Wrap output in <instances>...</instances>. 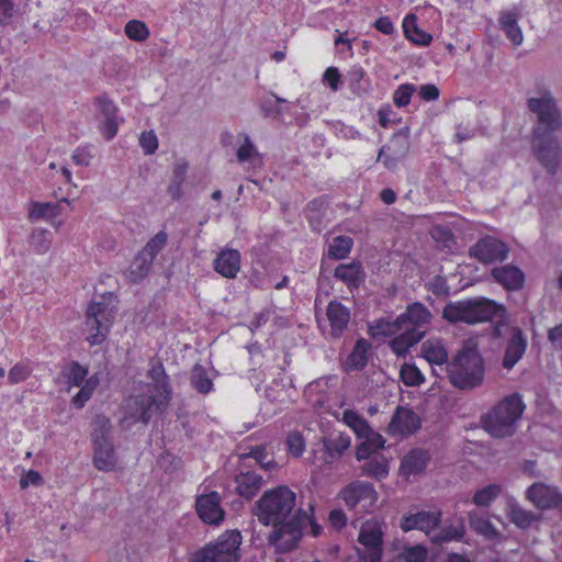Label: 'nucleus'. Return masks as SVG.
<instances>
[{
    "instance_id": "49530a36",
    "label": "nucleus",
    "mask_w": 562,
    "mask_h": 562,
    "mask_svg": "<svg viewBox=\"0 0 562 562\" xmlns=\"http://www.w3.org/2000/svg\"><path fill=\"white\" fill-rule=\"evenodd\" d=\"M191 384L198 392L203 394L209 393L213 386L211 379L207 376L204 368L200 364H195L192 369Z\"/></svg>"
},
{
    "instance_id": "58836bf2",
    "label": "nucleus",
    "mask_w": 562,
    "mask_h": 562,
    "mask_svg": "<svg viewBox=\"0 0 562 562\" xmlns=\"http://www.w3.org/2000/svg\"><path fill=\"white\" fill-rule=\"evenodd\" d=\"M188 164L179 161L175 165L170 184L168 186V193L173 200H179L182 196L181 186L186 180Z\"/></svg>"
},
{
    "instance_id": "7c9ffc66",
    "label": "nucleus",
    "mask_w": 562,
    "mask_h": 562,
    "mask_svg": "<svg viewBox=\"0 0 562 562\" xmlns=\"http://www.w3.org/2000/svg\"><path fill=\"white\" fill-rule=\"evenodd\" d=\"M508 518L516 527L520 529H528L533 522L541 519V515L525 509L517 503H510Z\"/></svg>"
},
{
    "instance_id": "bb28decb",
    "label": "nucleus",
    "mask_w": 562,
    "mask_h": 562,
    "mask_svg": "<svg viewBox=\"0 0 562 562\" xmlns=\"http://www.w3.org/2000/svg\"><path fill=\"white\" fill-rule=\"evenodd\" d=\"M429 461L428 453L423 449H413L402 460L400 472L409 476L423 472Z\"/></svg>"
},
{
    "instance_id": "052dcab7",
    "label": "nucleus",
    "mask_w": 562,
    "mask_h": 562,
    "mask_svg": "<svg viewBox=\"0 0 562 562\" xmlns=\"http://www.w3.org/2000/svg\"><path fill=\"white\" fill-rule=\"evenodd\" d=\"M429 290L437 295V296H443L449 294V286L447 284V281L441 276H436L432 278V280L429 283Z\"/></svg>"
},
{
    "instance_id": "e2e57ef3",
    "label": "nucleus",
    "mask_w": 562,
    "mask_h": 562,
    "mask_svg": "<svg viewBox=\"0 0 562 562\" xmlns=\"http://www.w3.org/2000/svg\"><path fill=\"white\" fill-rule=\"evenodd\" d=\"M419 97L424 100V101H435L439 98V89L435 86V85H431V83H428V85H423L420 88H419Z\"/></svg>"
},
{
    "instance_id": "3c124183",
    "label": "nucleus",
    "mask_w": 562,
    "mask_h": 562,
    "mask_svg": "<svg viewBox=\"0 0 562 562\" xmlns=\"http://www.w3.org/2000/svg\"><path fill=\"white\" fill-rule=\"evenodd\" d=\"M88 369L82 367L79 362L74 361L70 363L66 373L67 383L74 386L83 385L87 381Z\"/></svg>"
},
{
    "instance_id": "cd10ccee",
    "label": "nucleus",
    "mask_w": 562,
    "mask_h": 562,
    "mask_svg": "<svg viewBox=\"0 0 562 562\" xmlns=\"http://www.w3.org/2000/svg\"><path fill=\"white\" fill-rule=\"evenodd\" d=\"M335 278L341 280L349 288H359L364 280V272L359 261L339 265L334 272Z\"/></svg>"
},
{
    "instance_id": "774afa93",
    "label": "nucleus",
    "mask_w": 562,
    "mask_h": 562,
    "mask_svg": "<svg viewBox=\"0 0 562 562\" xmlns=\"http://www.w3.org/2000/svg\"><path fill=\"white\" fill-rule=\"evenodd\" d=\"M548 339L550 342L562 350V324H559L558 326L549 329Z\"/></svg>"
},
{
    "instance_id": "bf43d9fd",
    "label": "nucleus",
    "mask_w": 562,
    "mask_h": 562,
    "mask_svg": "<svg viewBox=\"0 0 562 562\" xmlns=\"http://www.w3.org/2000/svg\"><path fill=\"white\" fill-rule=\"evenodd\" d=\"M427 550L422 546H415L403 552L404 562H425Z\"/></svg>"
},
{
    "instance_id": "8fccbe9b",
    "label": "nucleus",
    "mask_w": 562,
    "mask_h": 562,
    "mask_svg": "<svg viewBox=\"0 0 562 562\" xmlns=\"http://www.w3.org/2000/svg\"><path fill=\"white\" fill-rule=\"evenodd\" d=\"M501 493V486L496 484L487 485L479 490L473 496V503L477 506H488Z\"/></svg>"
},
{
    "instance_id": "6ab92c4d",
    "label": "nucleus",
    "mask_w": 562,
    "mask_h": 562,
    "mask_svg": "<svg viewBox=\"0 0 562 562\" xmlns=\"http://www.w3.org/2000/svg\"><path fill=\"white\" fill-rule=\"evenodd\" d=\"M430 319L431 313L422 303H413L397 316V324H402L403 330L425 331L422 327L427 325Z\"/></svg>"
},
{
    "instance_id": "1a4fd4ad",
    "label": "nucleus",
    "mask_w": 562,
    "mask_h": 562,
    "mask_svg": "<svg viewBox=\"0 0 562 562\" xmlns=\"http://www.w3.org/2000/svg\"><path fill=\"white\" fill-rule=\"evenodd\" d=\"M349 509L359 513L373 510L378 502V492L369 482L353 481L346 485L339 493Z\"/></svg>"
},
{
    "instance_id": "de8ad7c7",
    "label": "nucleus",
    "mask_w": 562,
    "mask_h": 562,
    "mask_svg": "<svg viewBox=\"0 0 562 562\" xmlns=\"http://www.w3.org/2000/svg\"><path fill=\"white\" fill-rule=\"evenodd\" d=\"M58 214V206L56 204L33 202L29 211V218L34 221L44 218L47 215L57 216Z\"/></svg>"
},
{
    "instance_id": "ddd939ff",
    "label": "nucleus",
    "mask_w": 562,
    "mask_h": 562,
    "mask_svg": "<svg viewBox=\"0 0 562 562\" xmlns=\"http://www.w3.org/2000/svg\"><path fill=\"white\" fill-rule=\"evenodd\" d=\"M441 518L442 512L440 509L431 512L422 510L403 517L401 528L405 532L418 529L431 537L432 531L440 525Z\"/></svg>"
},
{
    "instance_id": "79ce46f5",
    "label": "nucleus",
    "mask_w": 562,
    "mask_h": 562,
    "mask_svg": "<svg viewBox=\"0 0 562 562\" xmlns=\"http://www.w3.org/2000/svg\"><path fill=\"white\" fill-rule=\"evenodd\" d=\"M342 419L360 438L371 432L368 422L351 409L344 412Z\"/></svg>"
},
{
    "instance_id": "37998d69",
    "label": "nucleus",
    "mask_w": 562,
    "mask_h": 562,
    "mask_svg": "<svg viewBox=\"0 0 562 562\" xmlns=\"http://www.w3.org/2000/svg\"><path fill=\"white\" fill-rule=\"evenodd\" d=\"M429 233L431 238L441 249L451 250V248L456 245V237L453 233L446 226H434Z\"/></svg>"
},
{
    "instance_id": "a18cd8bd",
    "label": "nucleus",
    "mask_w": 562,
    "mask_h": 562,
    "mask_svg": "<svg viewBox=\"0 0 562 562\" xmlns=\"http://www.w3.org/2000/svg\"><path fill=\"white\" fill-rule=\"evenodd\" d=\"M99 384V378L94 374L87 379L83 385H80V391L72 397V404L77 408H82L90 400L93 391Z\"/></svg>"
},
{
    "instance_id": "393cba45",
    "label": "nucleus",
    "mask_w": 562,
    "mask_h": 562,
    "mask_svg": "<svg viewBox=\"0 0 562 562\" xmlns=\"http://www.w3.org/2000/svg\"><path fill=\"white\" fill-rule=\"evenodd\" d=\"M149 376L155 382V391L157 392V396L161 397V400H159L158 407L167 406L170 400L171 389L168 383V376L165 372V368L161 362H153L151 368L149 370Z\"/></svg>"
},
{
    "instance_id": "f8f14e48",
    "label": "nucleus",
    "mask_w": 562,
    "mask_h": 562,
    "mask_svg": "<svg viewBox=\"0 0 562 562\" xmlns=\"http://www.w3.org/2000/svg\"><path fill=\"white\" fill-rule=\"evenodd\" d=\"M409 131L405 130L394 134L386 146H383L378 155V161L383 159L387 169H393L397 161L406 157L409 151Z\"/></svg>"
},
{
    "instance_id": "4c0bfd02",
    "label": "nucleus",
    "mask_w": 562,
    "mask_h": 562,
    "mask_svg": "<svg viewBox=\"0 0 562 562\" xmlns=\"http://www.w3.org/2000/svg\"><path fill=\"white\" fill-rule=\"evenodd\" d=\"M403 29L406 37L415 44L427 46L431 43L432 36L422 31L414 14H408L403 21Z\"/></svg>"
},
{
    "instance_id": "69168bd1",
    "label": "nucleus",
    "mask_w": 562,
    "mask_h": 562,
    "mask_svg": "<svg viewBox=\"0 0 562 562\" xmlns=\"http://www.w3.org/2000/svg\"><path fill=\"white\" fill-rule=\"evenodd\" d=\"M119 122L116 117H108L102 124V133L106 139H111L117 133Z\"/></svg>"
},
{
    "instance_id": "ea45409f",
    "label": "nucleus",
    "mask_w": 562,
    "mask_h": 562,
    "mask_svg": "<svg viewBox=\"0 0 562 562\" xmlns=\"http://www.w3.org/2000/svg\"><path fill=\"white\" fill-rule=\"evenodd\" d=\"M112 425L110 419L104 415H97L93 419V445L106 443L110 441Z\"/></svg>"
},
{
    "instance_id": "f257e3e1",
    "label": "nucleus",
    "mask_w": 562,
    "mask_h": 562,
    "mask_svg": "<svg viewBox=\"0 0 562 562\" xmlns=\"http://www.w3.org/2000/svg\"><path fill=\"white\" fill-rule=\"evenodd\" d=\"M254 515L259 522L271 526L267 542L277 552L288 553L297 548L310 516L296 507V495L288 486L266 491L255 503Z\"/></svg>"
},
{
    "instance_id": "aec40b11",
    "label": "nucleus",
    "mask_w": 562,
    "mask_h": 562,
    "mask_svg": "<svg viewBox=\"0 0 562 562\" xmlns=\"http://www.w3.org/2000/svg\"><path fill=\"white\" fill-rule=\"evenodd\" d=\"M492 278L508 291L520 290L525 282L524 272L514 265L495 267L491 270Z\"/></svg>"
},
{
    "instance_id": "2eb2a0df",
    "label": "nucleus",
    "mask_w": 562,
    "mask_h": 562,
    "mask_svg": "<svg viewBox=\"0 0 562 562\" xmlns=\"http://www.w3.org/2000/svg\"><path fill=\"white\" fill-rule=\"evenodd\" d=\"M527 349V338L521 328L514 326L509 329L505 352L502 361L503 368L512 370L522 358Z\"/></svg>"
},
{
    "instance_id": "6e6d98bb",
    "label": "nucleus",
    "mask_w": 562,
    "mask_h": 562,
    "mask_svg": "<svg viewBox=\"0 0 562 562\" xmlns=\"http://www.w3.org/2000/svg\"><path fill=\"white\" fill-rule=\"evenodd\" d=\"M286 445L290 453L293 454L294 457H300L305 448L304 438L297 431L289 434L286 438Z\"/></svg>"
},
{
    "instance_id": "680f3d73",
    "label": "nucleus",
    "mask_w": 562,
    "mask_h": 562,
    "mask_svg": "<svg viewBox=\"0 0 562 562\" xmlns=\"http://www.w3.org/2000/svg\"><path fill=\"white\" fill-rule=\"evenodd\" d=\"M42 483H43V477L40 474V472H37L35 470H29L20 479V487L22 490L27 488L30 486V484L41 485Z\"/></svg>"
},
{
    "instance_id": "412c9836",
    "label": "nucleus",
    "mask_w": 562,
    "mask_h": 562,
    "mask_svg": "<svg viewBox=\"0 0 562 562\" xmlns=\"http://www.w3.org/2000/svg\"><path fill=\"white\" fill-rule=\"evenodd\" d=\"M333 337H340L350 321V311L338 301H330L326 311Z\"/></svg>"
},
{
    "instance_id": "338daca9",
    "label": "nucleus",
    "mask_w": 562,
    "mask_h": 562,
    "mask_svg": "<svg viewBox=\"0 0 562 562\" xmlns=\"http://www.w3.org/2000/svg\"><path fill=\"white\" fill-rule=\"evenodd\" d=\"M324 80L328 82L331 90L336 91L340 81V74L337 68L329 67L324 72Z\"/></svg>"
},
{
    "instance_id": "0eeeda50",
    "label": "nucleus",
    "mask_w": 562,
    "mask_h": 562,
    "mask_svg": "<svg viewBox=\"0 0 562 562\" xmlns=\"http://www.w3.org/2000/svg\"><path fill=\"white\" fill-rule=\"evenodd\" d=\"M116 312V297L112 293H104L99 300H93L87 308L86 324L90 330H95L88 337L91 345L101 344L111 326Z\"/></svg>"
},
{
    "instance_id": "a19ab883",
    "label": "nucleus",
    "mask_w": 562,
    "mask_h": 562,
    "mask_svg": "<svg viewBox=\"0 0 562 562\" xmlns=\"http://www.w3.org/2000/svg\"><path fill=\"white\" fill-rule=\"evenodd\" d=\"M153 261H154V258L151 256H149L148 254L145 255V251L142 250L136 256L135 260L132 263V268H131L132 280L134 282H137V281L142 280L143 278H145L150 270Z\"/></svg>"
},
{
    "instance_id": "20e7f679",
    "label": "nucleus",
    "mask_w": 562,
    "mask_h": 562,
    "mask_svg": "<svg viewBox=\"0 0 562 562\" xmlns=\"http://www.w3.org/2000/svg\"><path fill=\"white\" fill-rule=\"evenodd\" d=\"M505 313V307L494 301L475 297L447 304L442 317L450 323L475 324L492 321L497 316L504 317Z\"/></svg>"
},
{
    "instance_id": "5701e85b",
    "label": "nucleus",
    "mask_w": 562,
    "mask_h": 562,
    "mask_svg": "<svg viewBox=\"0 0 562 562\" xmlns=\"http://www.w3.org/2000/svg\"><path fill=\"white\" fill-rule=\"evenodd\" d=\"M93 464L103 472L114 471L117 467V456L112 442L93 445Z\"/></svg>"
},
{
    "instance_id": "2f4dec72",
    "label": "nucleus",
    "mask_w": 562,
    "mask_h": 562,
    "mask_svg": "<svg viewBox=\"0 0 562 562\" xmlns=\"http://www.w3.org/2000/svg\"><path fill=\"white\" fill-rule=\"evenodd\" d=\"M403 333L393 338L390 341L391 349L397 355V356H404L408 349L419 342L426 331H417V330H402Z\"/></svg>"
},
{
    "instance_id": "4d7b16f0",
    "label": "nucleus",
    "mask_w": 562,
    "mask_h": 562,
    "mask_svg": "<svg viewBox=\"0 0 562 562\" xmlns=\"http://www.w3.org/2000/svg\"><path fill=\"white\" fill-rule=\"evenodd\" d=\"M167 241V235L164 232H159L154 238H151L144 247L143 251L145 255L151 256L154 259L157 254L164 248Z\"/></svg>"
},
{
    "instance_id": "09e8293b",
    "label": "nucleus",
    "mask_w": 562,
    "mask_h": 562,
    "mask_svg": "<svg viewBox=\"0 0 562 562\" xmlns=\"http://www.w3.org/2000/svg\"><path fill=\"white\" fill-rule=\"evenodd\" d=\"M125 34L132 41L143 42L148 38L149 30L144 22L131 20L125 25Z\"/></svg>"
},
{
    "instance_id": "c756f323",
    "label": "nucleus",
    "mask_w": 562,
    "mask_h": 562,
    "mask_svg": "<svg viewBox=\"0 0 562 562\" xmlns=\"http://www.w3.org/2000/svg\"><path fill=\"white\" fill-rule=\"evenodd\" d=\"M422 353L424 358L436 366L448 364V350L440 339H428L422 345Z\"/></svg>"
},
{
    "instance_id": "c9c22d12",
    "label": "nucleus",
    "mask_w": 562,
    "mask_h": 562,
    "mask_svg": "<svg viewBox=\"0 0 562 562\" xmlns=\"http://www.w3.org/2000/svg\"><path fill=\"white\" fill-rule=\"evenodd\" d=\"M362 474L381 480L389 474V461L382 454H373L360 467Z\"/></svg>"
},
{
    "instance_id": "b1692460",
    "label": "nucleus",
    "mask_w": 562,
    "mask_h": 562,
    "mask_svg": "<svg viewBox=\"0 0 562 562\" xmlns=\"http://www.w3.org/2000/svg\"><path fill=\"white\" fill-rule=\"evenodd\" d=\"M465 533L464 520L461 517H456L447 521L446 526L440 531L434 533L430 540L435 544H442L452 540H461Z\"/></svg>"
},
{
    "instance_id": "0e129e2a",
    "label": "nucleus",
    "mask_w": 562,
    "mask_h": 562,
    "mask_svg": "<svg viewBox=\"0 0 562 562\" xmlns=\"http://www.w3.org/2000/svg\"><path fill=\"white\" fill-rule=\"evenodd\" d=\"M329 524L337 530L346 526L347 517L341 509H334L329 513Z\"/></svg>"
},
{
    "instance_id": "4468645a",
    "label": "nucleus",
    "mask_w": 562,
    "mask_h": 562,
    "mask_svg": "<svg viewBox=\"0 0 562 562\" xmlns=\"http://www.w3.org/2000/svg\"><path fill=\"white\" fill-rule=\"evenodd\" d=\"M195 508L199 517L209 525H218L225 516V512L221 507V496L217 492L199 496Z\"/></svg>"
},
{
    "instance_id": "c85d7f7f",
    "label": "nucleus",
    "mask_w": 562,
    "mask_h": 562,
    "mask_svg": "<svg viewBox=\"0 0 562 562\" xmlns=\"http://www.w3.org/2000/svg\"><path fill=\"white\" fill-rule=\"evenodd\" d=\"M519 13L517 11L502 12L499 16V27L505 32L507 38L518 46L524 41V35L520 26L518 25Z\"/></svg>"
},
{
    "instance_id": "9b49d317",
    "label": "nucleus",
    "mask_w": 562,
    "mask_h": 562,
    "mask_svg": "<svg viewBox=\"0 0 562 562\" xmlns=\"http://www.w3.org/2000/svg\"><path fill=\"white\" fill-rule=\"evenodd\" d=\"M526 497L540 510L557 508L562 513V493L554 486L533 483L526 491Z\"/></svg>"
},
{
    "instance_id": "603ef678",
    "label": "nucleus",
    "mask_w": 562,
    "mask_h": 562,
    "mask_svg": "<svg viewBox=\"0 0 562 562\" xmlns=\"http://www.w3.org/2000/svg\"><path fill=\"white\" fill-rule=\"evenodd\" d=\"M400 374L403 383L407 386H417L424 381L422 372L413 364H403Z\"/></svg>"
},
{
    "instance_id": "473e14b6",
    "label": "nucleus",
    "mask_w": 562,
    "mask_h": 562,
    "mask_svg": "<svg viewBox=\"0 0 562 562\" xmlns=\"http://www.w3.org/2000/svg\"><path fill=\"white\" fill-rule=\"evenodd\" d=\"M236 483L237 493L245 498H251L260 490L262 477L254 472L241 473L236 476Z\"/></svg>"
},
{
    "instance_id": "4be33fe9",
    "label": "nucleus",
    "mask_w": 562,
    "mask_h": 562,
    "mask_svg": "<svg viewBox=\"0 0 562 562\" xmlns=\"http://www.w3.org/2000/svg\"><path fill=\"white\" fill-rule=\"evenodd\" d=\"M214 268L225 278H235L240 270L239 251L236 249L222 250L214 261Z\"/></svg>"
},
{
    "instance_id": "a878e982",
    "label": "nucleus",
    "mask_w": 562,
    "mask_h": 562,
    "mask_svg": "<svg viewBox=\"0 0 562 562\" xmlns=\"http://www.w3.org/2000/svg\"><path fill=\"white\" fill-rule=\"evenodd\" d=\"M322 442L325 449L324 461L331 463L338 460L350 447V437L339 434L337 436L323 437Z\"/></svg>"
},
{
    "instance_id": "72a5a7b5",
    "label": "nucleus",
    "mask_w": 562,
    "mask_h": 562,
    "mask_svg": "<svg viewBox=\"0 0 562 562\" xmlns=\"http://www.w3.org/2000/svg\"><path fill=\"white\" fill-rule=\"evenodd\" d=\"M237 140L241 142L236 151L237 160L239 162L250 161L255 167H260L262 165V157L250 140L249 136L240 133L237 135Z\"/></svg>"
},
{
    "instance_id": "f3484780",
    "label": "nucleus",
    "mask_w": 562,
    "mask_h": 562,
    "mask_svg": "<svg viewBox=\"0 0 562 562\" xmlns=\"http://www.w3.org/2000/svg\"><path fill=\"white\" fill-rule=\"evenodd\" d=\"M161 397L157 395H138L126 400V412L135 422L147 424L150 419V411L156 406L158 411H162L166 406L158 407Z\"/></svg>"
},
{
    "instance_id": "f704fd0d",
    "label": "nucleus",
    "mask_w": 562,
    "mask_h": 562,
    "mask_svg": "<svg viewBox=\"0 0 562 562\" xmlns=\"http://www.w3.org/2000/svg\"><path fill=\"white\" fill-rule=\"evenodd\" d=\"M469 525L472 530L488 540L498 539L501 536L490 519L476 512L469 513Z\"/></svg>"
},
{
    "instance_id": "13d9d810",
    "label": "nucleus",
    "mask_w": 562,
    "mask_h": 562,
    "mask_svg": "<svg viewBox=\"0 0 562 562\" xmlns=\"http://www.w3.org/2000/svg\"><path fill=\"white\" fill-rule=\"evenodd\" d=\"M139 145L146 155H153L158 147V139L154 131L143 132L139 136Z\"/></svg>"
},
{
    "instance_id": "e433bc0d",
    "label": "nucleus",
    "mask_w": 562,
    "mask_h": 562,
    "mask_svg": "<svg viewBox=\"0 0 562 562\" xmlns=\"http://www.w3.org/2000/svg\"><path fill=\"white\" fill-rule=\"evenodd\" d=\"M370 348L368 340L360 338L357 340L351 353L346 360V367L350 370H361L368 363L367 352Z\"/></svg>"
},
{
    "instance_id": "c03bdc74",
    "label": "nucleus",
    "mask_w": 562,
    "mask_h": 562,
    "mask_svg": "<svg viewBox=\"0 0 562 562\" xmlns=\"http://www.w3.org/2000/svg\"><path fill=\"white\" fill-rule=\"evenodd\" d=\"M352 246V239L347 236H337L333 239V243L328 247V257L334 259L346 258Z\"/></svg>"
},
{
    "instance_id": "864d4df0",
    "label": "nucleus",
    "mask_w": 562,
    "mask_h": 562,
    "mask_svg": "<svg viewBox=\"0 0 562 562\" xmlns=\"http://www.w3.org/2000/svg\"><path fill=\"white\" fill-rule=\"evenodd\" d=\"M370 329L372 336H392L403 330V326L402 324H397V318L394 322L380 319Z\"/></svg>"
},
{
    "instance_id": "9d476101",
    "label": "nucleus",
    "mask_w": 562,
    "mask_h": 562,
    "mask_svg": "<svg viewBox=\"0 0 562 562\" xmlns=\"http://www.w3.org/2000/svg\"><path fill=\"white\" fill-rule=\"evenodd\" d=\"M509 254V247L502 240L486 236L479 239L469 249V256L475 258L483 265H491L494 262L504 261Z\"/></svg>"
},
{
    "instance_id": "6e6552de",
    "label": "nucleus",
    "mask_w": 562,
    "mask_h": 562,
    "mask_svg": "<svg viewBox=\"0 0 562 562\" xmlns=\"http://www.w3.org/2000/svg\"><path fill=\"white\" fill-rule=\"evenodd\" d=\"M531 151L550 176H555L562 162V147L557 135L531 136Z\"/></svg>"
},
{
    "instance_id": "423d86ee",
    "label": "nucleus",
    "mask_w": 562,
    "mask_h": 562,
    "mask_svg": "<svg viewBox=\"0 0 562 562\" xmlns=\"http://www.w3.org/2000/svg\"><path fill=\"white\" fill-rule=\"evenodd\" d=\"M241 540L238 530H226L214 543L193 552L190 562H238Z\"/></svg>"
},
{
    "instance_id": "39448f33",
    "label": "nucleus",
    "mask_w": 562,
    "mask_h": 562,
    "mask_svg": "<svg viewBox=\"0 0 562 562\" xmlns=\"http://www.w3.org/2000/svg\"><path fill=\"white\" fill-rule=\"evenodd\" d=\"M528 110L537 115L531 136H553L562 130V114L549 91L527 100Z\"/></svg>"
},
{
    "instance_id": "5fc2aeb1",
    "label": "nucleus",
    "mask_w": 562,
    "mask_h": 562,
    "mask_svg": "<svg viewBox=\"0 0 562 562\" xmlns=\"http://www.w3.org/2000/svg\"><path fill=\"white\" fill-rule=\"evenodd\" d=\"M416 88L412 83L401 85L393 94L394 104L398 108H403L409 104L413 93Z\"/></svg>"
},
{
    "instance_id": "a211bd4d",
    "label": "nucleus",
    "mask_w": 562,
    "mask_h": 562,
    "mask_svg": "<svg viewBox=\"0 0 562 562\" xmlns=\"http://www.w3.org/2000/svg\"><path fill=\"white\" fill-rule=\"evenodd\" d=\"M420 427L418 415L406 407L398 406L389 424V432L392 435H411Z\"/></svg>"
},
{
    "instance_id": "dca6fc26",
    "label": "nucleus",
    "mask_w": 562,
    "mask_h": 562,
    "mask_svg": "<svg viewBox=\"0 0 562 562\" xmlns=\"http://www.w3.org/2000/svg\"><path fill=\"white\" fill-rule=\"evenodd\" d=\"M383 532L378 521H367L362 525L358 541L363 546V549H358L359 555H373L378 553L382 555V541Z\"/></svg>"
},
{
    "instance_id": "f03ea898",
    "label": "nucleus",
    "mask_w": 562,
    "mask_h": 562,
    "mask_svg": "<svg viewBox=\"0 0 562 562\" xmlns=\"http://www.w3.org/2000/svg\"><path fill=\"white\" fill-rule=\"evenodd\" d=\"M450 383L462 391L482 385L485 375L484 360L474 345H464L447 364Z\"/></svg>"
},
{
    "instance_id": "7ed1b4c3",
    "label": "nucleus",
    "mask_w": 562,
    "mask_h": 562,
    "mask_svg": "<svg viewBox=\"0 0 562 562\" xmlns=\"http://www.w3.org/2000/svg\"><path fill=\"white\" fill-rule=\"evenodd\" d=\"M524 409L525 405L518 394L508 395L482 417L483 427L494 438L510 437L516 431Z\"/></svg>"
}]
</instances>
